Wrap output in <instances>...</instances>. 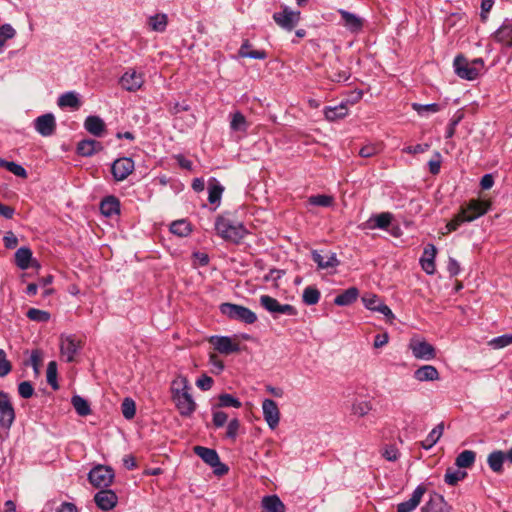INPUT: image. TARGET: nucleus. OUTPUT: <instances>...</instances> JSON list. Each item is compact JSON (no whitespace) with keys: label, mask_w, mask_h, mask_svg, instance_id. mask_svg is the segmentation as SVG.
Returning a JSON list of instances; mask_svg holds the SVG:
<instances>
[{"label":"nucleus","mask_w":512,"mask_h":512,"mask_svg":"<svg viewBox=\"0 0 512 512\" xmlns=\"http://www.w3.org/2000/svg\"><path fill=\"white\" fill-rule=\"evenodd\" d=\"M190 384L185 376H178L171 384L172 400L182 417H190L197 408V404L190 394Z\"/></svg>","instance_id":"nucleus-1"},{"label":"nucleus","mask_w":512,"mask_h":512,"mask_svg":"<svg viewBox=\"0 0 512 512\" xmlns=\"http://www.w3.org/2000/svg\"><path fill=\"white\" fill-rule=\"evenodd\" d=\"M215 230L217 235L222 239L235 244L240 243L248 233L242 223L232 221L225 215L217 216L215 220Z\"/></svg>","instance_id":"nucleus-2"},{"label":"nucleus","mask_w":512,"mask_h":512,"mask_svg":"<svg viewBox=\"0 0 512 512\" xmlns=\"http://www.w3.org/2000/svg\"><path fill=\"white\" fill-rule=\"evenodd\" d=\"M219 310L230 320L239 321L245 324H253L257 321V315L255 312L239 304L229 302L222 303L219 306Z\"/></svg>","instance_id":"nucleus-3"},{"label":"nucleus","mask_w":512,"mask_h":512,"mask_svg":"<svg viewBox=\"0 0 512 512\" xmlns=\"http://www.w3.org/2000/svg\"><path fill=\"white\" fill-rule=\"evenodd\" d=\"M193 452L207 465L213 468L215 475L223 476L228 473V466L220 461L219 455L215 449L197 445L193 447Z\"/></svg>","instance_id":"nucleus-4"},{"label":"nucleus","mask_w":512,"mask_h":512,"mask_svg":"<svg viewBox=\"0 0 512 512\" xmlns=\"http://www.w3.org/2000/svg\"><path fill=\"white\" fill-rule=\"evenodd\" d=\"M259 302L274 318H277L278 315L296 316L298 314L297 309L293 305L281 304L277 299L269 295H261Z\"/></svg>","instance_id":"nucleus-5"},{"label":"nucleus","mask_w":512,"mask_h":512,"mask_svg":"<svg viewBox=\"0 0 512 512\" xmlns=\"http://www.w3.org/2000/svg\"><path fill=\"white\" fill-rule=\"evenodd\" d=\"M114 477V470L110 466L106 465H97L88 473L89 482L96 488L109 487L112 484Z\"/></svg>","instance_id":"nucleus-6"},{"label":"nucleus","mask_w":512,"mask_h":512,"mask_svg":"<svg viewBox=\"0 0 512 512\" xmlns=\"http://www.w3.org/2000/svg\"><path fill=\"white\" fill-rule=\"evenodd\" d=\"M300 15V11H292L289 7L284 6L280 12L273 14V20L282 29L292 31L298 25Z\"/></svg>","instance_id":"nucleus-7"},{"label":"nucleus","mask_w":512,"mask_h":512,"mask_svg":"<svg viewBox=\"0 0 512 512\" xmlns=\"http://www.w3.org/2000/svg\"><path fill=\"white\" fill-rule=\"evenodd\" d=\"M453 67L456 75L462 79L472 81L479 76V68L474 67L462 54L454 58Z\"/></svg>","instance_id":"nucleus-8"},{"label":"nucleus","mask_w":512,"mask_h":512,"mask_svg":"<svg viewBox=\"0 0 512 512\" xmlns=\"http://www.w3.org/2000/svg\"><path fill=\"white\" fill-rule=\"evenodd\" d=\"M364 306L371 311L379 312L386 317L389 323L395 319L392 310L381 299L374 294H366L362 297Z\"/></svg>","instance_id":"nucleus-9"},{"label":"nucleus","mask_w":512,"mask_h":512,"mask_svg":"<svg viewBox=\"0 0 512 512\" xmlns=\"http://www.w3.org/2000/svg\"><path fill=\"white\" fill-rule=\"evenodd\" d=\"M15 420V410L8 393L0 391V426L10 428Z\"/></svg>","instance_id":"nucleus-10"},{"label":"nucleus","mask_w":512,"mask_h":512,"mask_svg":"<svg viewBox=\"0 0 512 512\" xmlns=\"http://www.w3.org/2000/svg\"><path fill=\"white\" fill-rule=\"evenodd\" d=\"M134 171V161L130 157L116 159L111 165V174L117 182L125 180Z\"/></svg>","instance_id":"nucleus-11"},{"label":"nucleus","mask_w":512,"mask_h":512,"mask_svg":"<svg viewBox=\"0 0 512 512\" xmlns=\"http://www.w3.org/2000/svg\"><path fill=\"white\" fill-rule=\"evenodd\" d=\"M81 349L80 341H77L75 336H61L60 339V352L61 355L65 358L66 362H74L75 356L78 351Z\"/></svg>","instance_id":"nucleus-12"},{"label":"nucleus","mask_w":512,"mask_h":512,"mask_svg":"<svg viewBox=\"0 0 512 512\" xmlns=\"http://www.w3.org/2000/svg\"><path fill=\"white\" fill-rule=\"evenodd\" d=\"M409 349L416 359L432 360L436 357L435 348L425 340H411Z\"/></svg>","instance_id":"nucleus-13"},{"label":"nucleus","mask_w":512,"mask_h":512,"mask_svg":"<svg viewBox=\"0 0 512 512\" xmlns=\"http://www.w3.org/2000/svg\"><path fill=\"white\" fill-rule=\"evenodd\" d=\"M490 203L480 199H471L466 206H462L461 211H465L468 221L472 222L488 212Z\"/></svg>","instance_id":"nucleus-14"},{"label":"nucleus","mask_w":512,"mask_h":512,"mask_svg":"<svg viewBox=\"0 0 512 512\" xmlns=\"http://www.w3.org/2000/svg\"><path fill=\"white\" fill-rule=\"evenodd\" d=\"M35 130L43 137H49L55 133L56 120L52 113H46L34 120Z\"/></svg>","instance_id":"nucleus-15"},{"label":"nucleus","mask_w":512,"mask_h":512,"mask_svg":"<svg viewBox=\"0 0 512 512\" xmlns=\"http://www.w3.org/2000/svg\"><path fill=\"white\" fill-rule=\"evenodd\" d=\"M493 40L503 48H512V21L506 18L501 26L491 35Z\"/></svg>","instance_id":"nucleus-16"},{"label":"nucleus","mask_w":512,"mask_h":512,"mask_svg":"<svg viewBox=\"0 0 512 512\" xmlns=\"http://www.w3.org/2000/svg\"><path fill=\"white\" fill-rule=\"evenodd\" d=\"M263 417L270 429H275L280 421V411L277 403L272 399H265L262 402Z\"/></svg>","instance_id":"nucleus-17"},{"label":"nucleus","mask_w":512,"mask_h":512,"mask_svg":"<svg viewBox=\"0 0 512 512\" xmlns=\"http://www.w3.org/2000/svg\"><path fill=\"white\" fill-rule=\"evenodd\" d=\"M94 501L103 511L112 510L118 502V497L111 489H102L94 495Z\"/></svg>","instance_id":"nucleus-18"},{"label":"nucleus","mask_w":512,"mask_h":512,"mask_svg":"<svg viewBox=\"0 0 512 512\" xmlns=\"http://www.w3.org/2000/svg\"><path fill=\"white\" fill-rule=\"evenodd\" d=\"M210 343L214 346V349L222 354L229 355L240 351L238 343H234L228 336H212Z\"/></svg>","instance_id":"nucleus-19"},{"label":"nucleus","mask_w":512,"mask_h":512,"mask_svg":"<svg viewBox=\"0 0 512 512\" xmlns=\"http://www.w3.org/2000/svg\"><path fill=\"white\" fill-rule=\"evenodd\" d=\"M144 83L143 74L136 72L133 69L126 71L120 78L122 88L127 91H137Z\"/></svg>","instance_id":"nucleus-20"},{"label":"nucleus","mask_w":512,"mask_h":512,"mask_svg":"<svg viewBox=\"0 0 512 512\" xmlns=\"http://www.w3.org/2000/svg\"><path fill=\"white\" fill-rule=\"evenodd\" d=\"M15 263L17 267L22 270H26L29 267L39 269L40 264L37 260L33 259L32 251L29 247H20L15 252Z\"/></svg>","instance_id":"nucleus-21"},{"label":"nucleus","mask_w":512,"mask_h":512,"mask_svg":"<svg viewBox=\"0 0 512 512\" xmlns=\"http://www.w3.org/2000/svg\"><path fill=\"white\" fill-rule=\"evenodd\" d=\"M426 487L423 484L418 485L410 499L407 501L401 502L397 505V512H412L414 511L417 506L420 504L422 497L424 496L426 492Z\"/></svg>","instance_id":"nucleus-22"},{"label":"nucleus","mask_w":512,"mask_h":512,"mask_svg":"<svg viewBox=\"0 0 512 512\" xmlns=\"http://www.w3.org/2000/svg\"><path fill=\"white\" fill-rule=\"evenodd\" d=\"M421 512H450V507L441 494L433 492L421 507Z\"/></svg>","instance_id":"nucleus-23"},{"label":"nucleus","mask_w":512,"mask_h":512,"mask_svg":"<svg viewBox=\"0 0 512 512\" xmlns=\"http://www.w3.org/2000/svg\"><path fill=\"white\" fill-rule=\"evenodd\" d=\"M102 150V143L94 139H84L77 144V153L83 157H91Z\"/></svg>","instance_id":"nucleus-24"},{"label":"nucleus","mask_w":512,"mask_h":512,"mask_svg":"<svg viewBox=\"0 0 512 512\" xmlns=\"http://www.w3.org/2000/svg\"><path fill=\"white\" fill-rule=\"evenodd\" d=\"M311 257L312 260L317 264L318 269L335 268L340 264L336 253H330L329 255L324 256L317 250H313L311 252Z\"/></svg>","instance_id":"nucleus-25"},{"label":"nucleus","mask_w":512,"mask_h":512,"mask_svg":"<svg viewBox=\"0 0 512 512\" xmlns=\"http://www.w3.org/2000/svg\"><path fill=\"white\" fill-rule=\"evenodd\" d=\"M393 220V214L390 212H382L372 215L366 222L369 229H382L386 230Z\"/></svg>","instance_id":"nucleus-26"},{"label":"nucleus","mask_w":512,"mask_h":512,"mask_svg":"<svg viewBox=\"0 0 512 512\" xmlns=\"http://www.w3.org/2000/svg\"><path fill=\"white\" fill-rule=\"evenodd\" d=\"M349 101L341 102L339 105L336 106H327L324 108L323 113L325 116V119L334 122L339 119H343L348 114V104Z\"/></svg>","instance_id":"nucleus-27"},{"label":"nucleus","mask_w":512,"mask_h":512,"mask_svg":"<svg viewBox=\"0 0 512 512\" xmlns=\"http://www.w3.org/2000/svg\"><path fill=\"white\" fill-rule=\"evenodd\" d=\"M339 14L344 26L351 32H359L363 28V20L356 14L340 9Z\"/></svg>","instance_id":"nucleus-28"},{"label":"nucleus","mask_w":512,"mask_h":512,"mask_svg":"<svg viewBox=\"0 0 512 512\" xmlns=\"http://www.w3.org/2000/svg\"><path fill=\"white\" fill-rule=\"evenodd\" d=\"M100 211L105 217H112L120 213V201L115 196H107L100 202Z\"/></svg>","instance_id":"nucleus-29"},{"label":"nucleus","mask_w":512,"mask_h":512,"mask_svg":"<svg viewBox=\"0 0 512 512\" xmlns=\"http://www.w3.org/2000/svg\"><path fill=\"white\" fill-rule=\"evenodd\" d=\"M85 129L92 135L100 137L106 129L104 121L99 116H88L84 122Z\"/></svg>","instance_id":"nucleus-30"},{"label":"nucleus","mask_w":512,"mask_h":512,"mask_svg":"<svg viewBox=\"0 0 512 512\" xmlns=\"http://www.w3.org/2000/svg\"><path fill=\"white\" fill-rule=\"evenodd\" d=\"M252 45L248 39H245L240 46L238 54L242 58H251L264 60L267 58V52L265 50H252Z\"/></svg>","instance_id":"nucleus-31"},{"label":"nucleus","mask_w":512,"mask_h":512,"mask_svg":"<svg viewBox=\"0 0 512 512\" xmlns=\"http://www.w3.org/2000/svg\"><path fill=\"white\" fill-rule=\"evenodd\" d=\"M414 378L420 382L439 379L438 370L432 365H423L414 371Z\"/></svg>","instance_id":"nucleus-32"},{"label":"nucleus","mask_w":512,"mask_h":512,"mask_svg":"<svg viewBox=\"0 0 512 512\" xmlns=\"http://www.w3.org/2000/svg\"><path fill=\"white\" fill-rule=\"evenodd\" d=\"M359 296V290L356 287H350L337 295L334 304L337 306H349L354 303Z\"/></svg>","instance_id":"nucleus-33"},{"label":"nucleus","mask_w":512,"mask_h":512,"mask_svg":"<svg viewBox=\"0 0 512 512\" xmlns=\"http://www.w3.org/2000/svg\"><path fill=\"white\" fill-rule=\"evenodd\" d=\"M262 507L267 512H285L286 510L284 503L277 495L263 497Z\"/></svg>","instance_id":"nucleus-34"},{"label":"nucleus","mask_w":512,"mask_h":512,"mask_svg":"<svg viewBox=\"0 0 512 512\" xmlns=\"http://www.w3.org/2000/svg\"><path fill=\"white\" fill-rule=\"evenodd\" d=\"M444 431V424L441 422L436 425L427 437L421 442V447L425 450L431 449L440 439Z\"/></svg>","instance_id":"nucleus-35"},{"label":"nucleus","mask_w":512,"mask_h":512,"mask_svg":"<svg viewBox=\"0 0 512 512\" xmlns=\"http://www.w3.org/2000/svg\"><path fill=\"white\" fill-rule=\"evenodd\" d=\"M57 104L61 108L69 107L73 110H77L80 107L81 102L75 92L69 91L65 92L58 98Z\"/></svg>","instance_id":"nucleus-36"},{"label":"nucleus","mask_w":512,"mask_h":512,"mask_svg":"<svg viewBox=\"0 0 512 512\" xmlns=\"http://www.w3.org/2000/svg\"><path fill=\"white\" fill-rule=\"evenodd\" d=\"M504 461H505V453L500 450L491 452L487 458V462H488L490 469L496 473L502 472Z\"/></svg>","instance_id":"nucleus-37"},{"label":"nucleus","mask_w":512,"mask_h":512,"mask_svg":"<svg viewBox=\"0 0 512 512\" xmlns=\"http://www.w3.org/2000/svg\"><path fill=\"white\" fill-rule=\"evenodd\" d=\"M168 16L164 13L152 15L148 19V25L155 32H164L167 28Z\"/></svg>","instance_id":"nucleus-38"},{"label":"nucleus","mask_w":512,"mask_h":512,"mask_svg":"<svg viewBox=\"0 0 512 512\" xmlns=\"http://www.w3.org/2000/svg\"><path fill=\"white\" fill-rule=\"evenodd\" d=\"M476 459V453L472 450H464L455 459V465L458 468L471 467Z\"/></svg>","instance_id":"nucleus-39"},{"label":"nucleus","mask_w":512,"mask_h":512,"mask_svg":"<svg viewBox=\"0 0 512 512\" xmlns=\"http://www.w3.org/2000/svg\"><path fill=\"white\" fill-rule=\"evenodd\" d=\"M321 293L315 286H307L302 294V301L306 305L312 306L319 302Z\"/></svg>","instance_id":"nucleus-40"},{"label":"nucleus","mask_w":512,"mask_h":512,"mask_svg":"<svg viewBox=\"0 0 512 512\" xmlns=\"http://www.w3.org/2000/svg\"><path fill=\"white\" fill-rule=\"evenodd\" d=\"M71 403L78 415L87 416L91 413L90 404L83 397L74 395L71 399Z\"/></svg>","instance_id":"nucleus-41"},{"label":"nucleus","mask_w":512,"mask_h":512,"mask_svg":"<svg viewBox=\"0 0 512 512\" xmlns=\"http://www.w3.org/2000/svg\"><path fill=\"white\" fill-rule=\"evenodd\" d=\"M326 77L332 82L341 83L350 79L351 73L349 70H339L332 67L326 70Z\"/></svg>","instance_id":"nucleus-42"},{"label":"nucleus","mask_w":512,"mask_h":512,"mask_svg":"<svg viewBox=\"0 0 512 512\" xmlns=\"http://www.w3.org/2000/svg\"><path fill=\"white\" fill-rule=\"evenodd\" d=\"M469 222L465 211H459L446 225V231L442 234H448L457 230L463 223Z\"/></svg>","instance_id":"nucleus-43"},{"label":"nucleus","mask_w":512,"mask_h":512,"mask_svg":"<svg viewBox=\"0 0 512 512\" xmlns=\"http://www.w3.org/2000/svg\"><path fill=\"white\" fill-rule=\"evenodd\" d=\"M230 128L233 131L246 132L248 123L245 116L241 112L237 111L232 114Z\"/></svg>","instance_id":"nucleus-44"},{"label":"nucleus","mask_w":512,"mask_h":512,"mask_svg":"<svg viewBox=\"0 0 512 512\" xmlns=\"http://www.w3.org/2000/svg\"><path fill=\"white\" fill-rule=\"evenodd\" d=\"M214 184H209L208 187V201L210 204H217L219 205L222 193L224 191V187L214 180Z\"/></svg>","instance_id":"nucleus-45"},{"label":"nucleus","mask_w":512,"mask_h":512,"mask_svg":"<svg viewBox=\"0 0 512 512\" xmlns=\"http://www.w3.org/2000/svg\"><path fill=\"white\" fill-rule=\"evenodd\" d=\"M0 167L6 168L9 172L13 173L15 176L26 178L27 172L23 166L17 164L13 161H7L3 158H0Z\"/></svg>","instance_id":"nucleus-46"},{"label":"nucleus","mask_w":512,"mask_h":512,"mask_svg":"<svg viewBox=\"0 0 512 512\" xmlns=\"http://www.w3.org/2000/svg\"><path fill=\"white\" fill-rule=\"evenodd\" d=\"M170 231L177 236L185 237L190 234L191 228L186 220H177L170 225Z\"/></svg>","instance_id":"nucleus-47"},{"label":"nucleus","mask_w":512,"mask_h":512,"mask_svg":"<svg viewBox=\"0 0 512 512\" xmlns=\"http://www.w3.org/2000/svg\"><path fill=\"white\" fill-rule=\"evenodd\" d=\"M467 476L465 471H461L459 469L448 468L446 470L444 480L448 485L454 486L459 481L463 480Z\"/></svg>","instance_id":"nucleus-48"},{"label":"nucleus","mask_w":512,"mask_h":512,"mask_svg":"<svg viewBox=\"0 0 512 512\" xmlns=\"http://www.w3.org/2000/svg\"><path fill=\"white\" fill-rule=\"evenodd\" d=\"M218 407H233V408H240L242 406V403L240 400L236 397H234L231 394L223 393L220 394L218 397Z\"/></svg>","instance_id":"nucleus-49"},{"label":"nucleus","mask_w":512,"mask_h":512,"mask_svg":"<svg viewBox=\"0 0 512 512\" xmlns=\"http://www.w3.org/2000/svg\"><path fill=\"white\" fill-rule=\"evenodd\" d=\"M333 197L324 194L313 195L308 198V203L313 206L330 207L333 204Z\"/></svg>","instance_id":"nucleus-50"},{"label":"nucleus","mask_w":512,"mask_h":512,"mask_svg":"<svg viewBox=\"0 0 512 512\" xmlns=\"http://www.w3.org/2000/svg\"><path fill=\"white\" fill-rule=\"evenodd\" d=\"M46 377L48 384L54 389L57 390L59 388L57 382V363L55 361H51L47 365Z\"/></svg>","instance_id":"nucleus-51"},{"label":"nucleus","mask_w":512,"mask_h":512,"mask_svg":"<svg viewBox=\"0 0 512 512\" xmlns=\"http://www.w3.org/2000/svg\"><path fill=\"white\" fill-rule=\"evenodd\" d=\"M121 411L125 419L131 420L136 413V405L133 399L125 398L121 404Z\"/></svg>","instance_id":"nucleus-52"},{"label":"nucleus","mask_w":512,"mask_h":512,"mask_svg":"<svg viewBox=\"0 0 512 512\" xmlns=\"http://www.w3.org/2000/svg\"><path fill=\"white\" fill-rule=\"evenodd\" d=\"M26 316L31 320L35 322H48L50 319V313L44 310H40L37 308H30Z\"/></svg>","instance_id":"nucleus-53"},{"label":"nucleus","mask_w":512,"mask_h":512,"mask_svg":"<svg viewBox=\"0 0 512 512\" xmlns=\"http://www.w3.org/2000/svg\"><path fill=\"white\" fill-rule=\"evenodd\" d=\"M412 108L419 115H424V114H428V113H437L440 110V105L438 103H430V104L413 103Z\"/></svg>","instance_id":"nucleus-54"},{"label":"nucleus","mask_w":512,"mask_h":512,"mask_svg":"<svg viewBox=\"0 0 512 512\" xmlns=\"http://www.w3.org/2000/svg\"><path fill=\"white\" fill-rule=\"evenodd\" d=\"M372 410V405L369 401H359L354 403L352 406V412L354 415L363 417Z\"/></svg>","instance_id":"nucleus-55"},{"label":"nucleus","mask_w":512,"mask_h":512,"mask_svg":"<svg viewBox=\"0 0 512 512\" xmlns=\"http://www.w3.org/2000/svg\"><path fill=\"white\" fill-rule=\"evenodd\" d=\"M511 344H512V333L495 337L490 341V345L495 349H501V348H504Z\"/></svg>","instance_id":"nucleus-56"},{"label":"nucleus","mask_w":512,"mask_h":512,"mask_svg":"<svg viewBox=\"0 0 512 512\" xmlns=\"http://www.w3.org/2000/svg\"><path fill=\"white\" fill-rule=\"evenodd\" d=\"M12 370V364L7 359L6 352L3 349H0V377H5Z\"/></svg>","instance_id":"nucleus-57"},{"label":"nucleus","mask_w":512,"mask_h":512,"mask_svg":"<svg viewBox=\"0 0 512 512\" xmlns=\"http://www.w3.org/2000/svg\"><path fill=\"white\" fill-rule=\"evenodd\" d=\"M442 156L438 151H435L433 158L428 162L429 172L432 175H437L441 169Z\"/></svg>","instance_id":"nucleus-58"},{"label":"nucleus","mask_w":512,"mask_h":512,"mask_svg":"<svg viewBox=\"0 0 512 512\" xmlns=\"http://www.w3.org/2000/svg\"><path fill=\"white\" fill-rule=\"evenodd\" d=\"M15 29L10 24H4L0 27V47H2L8 39L15 36Z\"/></svg>","instance_id":"nucleus-59"},{"label":"nucleus","mask_w":512,"mask_h":512,"mask_svg":"<svg viewBox=\"0 0 512 512\" xmlns=\"http://www.w3.org/2000/svg\"><path fill=\"white\" fill-rule=\"evenodd\" d=\"M18 393L24 399H29L34 394V387L30 381H23L18 385Z\"/></svg>","instance_id":"nucleus-60"},{"label":"nucleus","mask_w":512,"mask_h":512,"mask_svg":"<svg viewBox=\"0 0 512 512\" xmlns=\"http://www.w3.org/2000/svg\"><path fill=\"white\" fill-rule=\"evenodd\" d=\"M381 148L377 144H367L360 148L359 155L363 158H370L377 155Z\"/></svg>","instance_id":"nucleus-61"},{"label":"nucleus","mask_w":512,"mask_h":512,"mask_svg":"<svg viewBox=\"0 0 512 512\" xmlns=\"http://www.w3.org/2000/svg\"><path fill=\"white\" fill-rule=\"evenodd\" d=\"M240 428V422L237 418H234L228 422L226 437L235 440L238 435V430Z\"/></svg>","instance_id":"nucleus-62"},{"label":"nucleus","mask_w":512,"mask_h":512,"mask_svg":"<svg viewBox=\"0 0 512 512\" xmlns=\"http://www.w3.org/2000/svg\"><path fill=\"white\" fill-rule=\"evenodd\" d=\"M213 383L214 380L212 377L203 374L201 377L197 379L196 386L203 391H208L212 388Z\"/></svg>","instance_id":"nucleus-63"},{"label":"nucleus","mask_w":512,"mask_h":512,"mask_svg":"<svg viewBox=\"0 0 512 512\" xmlns=\"http://www.w3.org/2000/svg\"><path fill=\"white\" fill-rule=\"evenodd\" d=\"M209 363L212 365V372L215 374H220L224 370V363L216 354L209 355Z\"/></svg>","instance_id":"nucleus-64"}]
</instances>
